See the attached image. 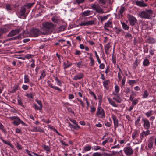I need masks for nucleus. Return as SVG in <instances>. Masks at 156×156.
<instances>
[{
    "label": "nucleus",
    "instance_id": "f257e3e1",
    "mask_svg": "<svg viewBox=\"0 0 156 156\" xmlns=\"http://www.w3.org/2000/svg\"><path fill=\"white\" fill-rule=\"evenodd\" d=\"M42 28H41V33L43 35L50 34L54 28V25L50 22H43L42 23Z\"/></svg>",
    "mask_w": 156,
    "mask_h": 156
},
{
    "label": "nucleus",
    "instance_id": "f03ea898",
    "mask_svg": "<svg viewBox=\"0 0 156 156\" xmlns=\"http://www.w3.org/2000/svg\"><path fill=\"white\" fill-rule=\"evenodd\" d=\"M153 11L151 9L147 10L140 13L139 16L140 17L145 19H150L152 16Z\"/></svg>",
    "mask_w": 156,
    "mask_h": 156
},
{
    "label": "nucleus",
    "instance_id": "7ed1b4c3",
    "mask_svg": "<svg viewBox=\"0 0 156 156\" xmlns=\"http://www.w3.org/2000/svg\"><path fill=\"white\" fill-rule=\"evenodd\" d=\"M31 34L34 37H37L39 35H42L41 33V30H40L38 29L33 28L30 30Z\"/></svg>",
    "mask_w": 156,
    "mask_h": 156
},
{
    "label": "nucleus",
    "instance_id": "20e7f679",
    "mask_svg": "<svg viewBox=\"0 0 156 156\" xmlns=\"http://www.w3.org/2000/svg\"><path fill=\"white\" fill-rule=\"evenodd\" d=\"M96 115L100 118H105V115L103 109L101 107H98L96 112Z\"/></svg>",
    "mask_w": 156,
    "mask_h": 156
},
{
    "label": "nucleus",
    "instance_id": "39448f33",
    "mask_svg": "<svg viewBox=\"0 0 156 156\" xmlns=\"http://www.w3.org/2000/svg\"><path fill=\"white\" fill-rule=\"evenodd\" d=\"M127 17L130 25L132 26L134 25L137 22L136 19L130 14H128Z\"/></svg>",
    "mask_w": 156,
    "mask_h": 156
},
{
    "label": "nucleus",
    "instance_id": "423d86ee",
    "mask_svg": "<svg viewBox=\"0 0 156 156\" xmlns=\"http://www.w3.org/2000/svg\"><path fill=\"white\" fill-rule=\"evenodd\" d=\"M26 9L24 6H22L20 9L18 11V14L20 16H23V18L25 19L27 14L25 13Z\"/></svg>",
    "mask_w": 156,
    "mask_h": 156
},
{
    "label": "nucleus",
    "instance_id": "0eeeda50",
    "mask_svg": "<svg viewBox=\"0 0 156 156\" xmlns=\"http://www.w3.org/2000/svg\"><path fill=\"white\" fill-rule=\"evenodd\" d=\"M11 120H14L12 123L15 126H18L20 124V118L17 116L11 117L9 118Z\"/></svg>",
    "mask_w": 156,
    "mask_h": 156
},
{
    "label": "nucleus",
    "instance_id": "6e6552de",
    "mask_svg": "<svg viewBox=\"0 0 156 156\" xmlns=\"http://www.w3.org/2000/svg\"><path fill=\"white\" fill-rule=\"evenodd\" d=\"M22 28L18 29L11 31L8 34L9 37H12L19 33L22 30Z\"/></svg>",
    "mask_w": 156,
    "mask_h": 156
},
{
    "label": "nucleus",
    "instance_id": "1a4fd4ad",
    "mask_svg": "<svg viewBox=\"0 0 156 156\" xmlns=\"http://www.w3.org/2000/svg\"><path fill=\"white\" fill-rule=\"evenodd\" d=\"M124 151L126 154L127 156L131 155L133 152V150L130 147H125L124 148Z\"/></svg>",
    "mask_w": 156,
    "mask_h": 156
},
{
    "label": "nucleus",
    "instance_id": "9d476101",
    "mask_svg": "<svg viewBox=\"0 0 156 156\" xmlns=\"http://www.w3.org/2000/svg\"><path fill=\"white\" fill-rule=\"evenodd\" d=\"M142 121L144 122V127L146 129H148L150 127V123L148 120L146 118L142 119Z\"/></svg>",
    "mask_w": 156,
    "mask_h": 156
},
{
    "label": "nucleus",
    "instance_id": "9b49d317",
    "mask_svg": "<svg viewBox=\"0 0 156 156\" xmlns=\"http://www.w3.org/2000/svg\"><path fill=\"white\" fill-rule=\"evenodd\" d=\"M91 8L94 10H95L97 12L102 13H104L103 10L99 7H97L95 4L92 5Z\"/></svg>",
    "mask_w": 156,
    "mask_h": 156
},
{
    "label": "nucleus",
    "instance_id": "f8f14e48",
    "mask_svg": "<svg viewBox=\"0 0 156 156\" xmlns=\"http://www.w3.org/2000/svg\"><path fill=\"white\" fill-rule=\"evenodd\" d=\"M94 21L91 20L86 21H83L80 24V26H85L89 25H92L94 24Z\"/></svg>",
    "mask_w": 156,
    "mask_h": 156
},
{
    "label": "nucleus",
    "instance_id": "ddd939ff",
    "mask_svg": "<svg viewBox=\"0 0 156 156\" xmlns=\"http://www.w3.org/2000/svg\"><path fill=\"white\" fill-rule=\"evenodd\" d=\"M136 4L138 6L144 7L147 6V5L143 1H137L135 2Z\"/></svg>",
    "mask_w": 156,
    "mask_h": 156
},
{
    "label": "nucleus",
    "instance_id": "4468645a",
    "mask_svg": "<svg viewBox=\"0 0 156 156\" xmlns=\"http://www.w3.org/2000/svg\"><path fill=\"white\" fill-rule=\"evenodd\" d=\"M104 27L105 30L108 31H109V30L108 28H107L112 27V23L109 21H108L107 23H105Z\"/></svg>",
    "mask_w": 156,
    "mask_h": 156
},
{
    "label": "nucleus",
    "instance_id": "2eb2a0df",
    "mask_svg": "<svg viewBox=\"0 0 156 156\" xmlns=\"http://www.w3.org/2000/svg\"><path fill=\"white\" fill-rule=\"evenodd\" d=\"M112 117L114 121V126L115 128L118 126V121L116 117L114 115H112Z\"/></svg>",
    "mask_w": 156,
    "mask_h": 156
},
{
    "label": "nucleus",
    "instance_id": "dca6fc26",
    "mask_svg": "<svg viewBox=\"0 0 156 156\" xmlns=\"http://www.w3.org/2000/svg\"><path fill=\"white\" fill-rule=\"evenodd\" d=\"M84 76V75L83 73H79L78 75H75L73 79L74 80H80Z\"/></svg>",
    "mask_w": 156,
    "mask_h": 156
},
{
    "label": "nucleus",
    "instance_id": "f3484780",
    "mask_svg": "<svg viewBox=\"0 0 156 156\" xmlns=\"http://www.w3.org/2000/svg\"><path fill=\"white\" fill-rule=\"evenodd\" d=\"M139 24L142 26V29L143 30H145L147 27V24L143 21H140L139 22Z\"/></svg>",
    "mask_w": 156,
    "mask_h": 156
},
{
    "label": "nucleus",
    "instance_id": "a211bd4d",
    "mask_svg": "<svg viewBox=\"0 0 156 156\" xmlns=\"http://www.w3.org/2000/svg\"><path fill=\"white\" fill-rule=\"evenodd\" d=\"M149 134V131L147 130L146 131H143L141 133L140 135V138L141 140H142L143 137L144 136H146Z\"/></svg>",
    "mask_w": 156,
    "mask_h": 156
},
{
    "label": "nucleus",
    "instance_id": "6ab92c4d",
    "mask_svg": "<svg viewBox=\"0 0 156 156\" xmlns=\"http://www.w3.org/2000/svg\"><path fill=\"white\" fill-rule=\"evenodd\" d=\"M146 41L147 43L150 44H154L155 42V40L154 38L150 37H148V38L147 39Z\"/></svg>",
    "mask_w": 156,
    "mask_h": 156
},
{
    "label": "nucleus",
    "instance_id": "aec40b11",
    "mask_svg": "<svg viewBox=\"0 0 156 156\" xmlns=\"http://www.w3.org/2000/svg\"><path fill=\"white\" fill-rule=\"evenodd\" d=\"M107 99L109 101V103L111 105L114 107H117L118 105L113 101L112 100L110 99L109 98L107 97Z\"/></svg>",
    "mask_w": 156,
    "mask_h": 156
},
{
    "label": "nucleus",
    "instance_id": "412c9836",
    "mask_svg": "<svg viewBox=\"0 0 156 156\" xmlns=\"http://www.w3.org/2000/svg\"><path fill=\"white\" fill-rule=\"evenodd\" d=\"M110 83V81L109 80H107L103 82V84L104 87L106 88L107 90H108V85Z\"/></svg>",
    "mask_w": 156,
    "mask_h": 156
},
{
    "label": "nucleus",
    "instance_id": "4be33fe9",
    "mask_svg": "<svg viewBox=\"0 0 156 156\" xmlns=\"http://www.w3.org/2000/svg\"><path fill=\"white\" fill-rule=\"evenodd\" d=\"M113 99L116 101L117 102L119 103H121L122 101V99L119 95L116 97H113Z\"/></svg>",
    "mask_w": 156,
    "mask_h": 156
},
{
    "label": "nucleus",
    "instance_id": "5701e85b",
    "mask_svg": "<svg viewBox=\"0 0 156 156\" xmlns=\"http://www.w3.org/2000/svg\"><path fill=\"white\" fill-rule=\"evenodd\" d=\"M33 130L36 132H40L43 133L44 131L39 126L34 127L33 128Z\"/></svg>",
    "mask_w": 156,
    "mask_h": 156
},
{
    "label": "nucleus",
    "instance_id": "b1692460",
    "mask_svg": "<svg viewBox=\"0 0 156 156\" xmlns=\"http://www.w3.org/2000/svg\"><path fill=\"white\" fill-rule=\"evenodd\" d=\"M138 80H129L128 81V83L131 86H133L134 84L136 83L138 81Z\"/></svg>",
    "mask_w": 156,
    "mask_h": 156
},
{
    "label": "nucleus",
    "instance_id": "393cba45",
    "mask_svg": "<svg viewBox=\"0 0 156 156\" xmlns=\"http://www.w3.org/2000/svg\"><path fill=\"white\" fill-rule=\"evenodd\" d=\"M139 133V132L137 130H135L132 134V138L133 139H135L138 136Z\"/></svg>",
    "mask_w": 156,
    "mask_h": 156
},
{
    "label": "nucleus",
    "instance_id": "a878e982",
    "mask_svg": "<svg viewBox=\"0 0 156 156\" xmlns=\"http://www.w3.org/2000/svg\"><path fill=\"white\" fill-rule=\"evenodd\" d=\"M51 20L54 23H58L60 22L58 17L55 16H54L51 19Z\"/></svg>",
    "mask_w": 156,
    "mask_h": 156
},
{
    "label": "nucleus",
    "instance_id": "bb28decb",
    "mask_svg": "<svg viewBox=\"0 0 156 156\" xmlns=\"http://www.w3.org/2000/svg\"><path fill=\"white\" fill-rule=\"evenodd\" d=\"M125 8L124 7H122L120 9L119 13H118L119 16H121V17L122 16V13L125 11Z\"/></svg>",
    "mask_w": 156,
    "mask_h": 156
},
{
    "label": "nucleus",
    "instance_id": "cd10ccee",
    "mask_svg": "<svg viewBox=\"0 0 156 156\" xmlns=\"http://www.w3.org/2000/svg\"><path fill=\"white\" fill-rule=\"evenodd\" d=\"M111 47V46L110 45V43H108L107 45H106L105 47V51L106 53L108 55V51L109 49V48Z\"/></svg>",
    "mask_w": 156,
    "mask_h": 156
},
{
    "label": "nucleus",
    "instance_id": "c85d7f7f",
    "mask_svg": "<svg viewBox=\"0 0 156 156\" xmlns=\"http://www.w3.org/2000/svg\"><path fill=\"white\" fill-rule=\"evenodd\" d=\"M121 23L123 28L125 30H128L129 29V27L124 22H121Z\"/></svg>",
    "mask_w": 156,
    "mask_h": 156
},
{
    "label": "nucleus",
    "instance_id": "c756f323",
    "mask_svg": "<svg viewBox=\"0 0 156 156\" xmlns=\"http://www.w3.org/2000/svg\"><path fill=\"white\" fill-rule=\"evenodd\" d=\"M133 32L135 34L138 33L139 31L138 27H134L132 28Z\"/></svg>",
    "mask_w": 156,
    "mask_h": 156
},
{
    "label": "nucleus",
    "instance_id": "7c9ffc66",
    "mask_svg": "<svg viewBox=\"0 0 156 156\" xmlns=\"http://www.w3.org/2000/svg\"><path fill=\"white\" fill-rule=\"evenodd\" d=\"M149 61L147 59H145L143 62V65L144 66H147L149 64Z\"/></svg>",
    "mask_w": 156,
    "mask_h": 156
},
{
    "label": "nucleus",
    "instance_id": "2f4dec72",
    "mask_svg": "<svg viewBox=\"0 0 156 156\" xmlns=\"http://www.w3.org/2000/svg\"><path fill=\"white\" fill-rule=\"evenodd\" d=\"M49 86L50 87H51V88H53V89H55V90H58V91H61V89L60 88H58L57 87L55 86H53L51 84H49Z\"/></svg>",
    "mask_w": 156,
    "mask_h": 156
},
{
    "label": "nucleus",
    "instance_id": "473e14b6",
    "mask_svg": "<svg viewBox=\"0 0 156 156\" xmlns=\"http://www.w3.org/2000/svg\"><path fill=\"white\" fill-rule=\"evenodd\" d=\"M139 98L137 99L135 98L134 100H133L132 101V104L133 105H136L139 102L138 99Z\"/></svg>",
    "mask_w": 156,
    "mask_h": 156
},
{
    "label": "nucleus",
    "instance_id": "72a5a7b5",
    "mask_svg": "<svg viewBox=\"0 0 156 156\" xmlns=\"http://www.w3.org/2000/svg\"><path fill=\"white\" fill-rule=\"evenodd\" d=\"M45 76V71L44 70H43L41 72V75L40 76L39 79H42L44 78Z\"/></svg>",
    "mask_w": 156,
    "mask_h": 156
},
{
    "label": "nucleus",
    "instance_id": "f704fd0d",
    "mask_svg": "<svg viewBox=\"0 0 156 156\" xmlns=\"http://www.w3.org/2000/svg\"><path fill=\"white\" fill-rule=\"evenodd\" d=\"M125 38H128L129 39L132 38V35L130 33L127 32L126 34L125 35Z\"/></svg>",
    "mask_w": 156,
    "mask_h": 156
},
{
    "label": "nucleus",
    "instance_id": "c9c22d12",
    "mask_svg": "<svg viewBox=\"0 0 156 156\" xmlns=\"http://www.w3.org/2000/svg\"><path fill=\"white\" fill-rule=\"evenodd\" d=\"M33 107L35 109L41 110H42L41 106H38L35 104H34Z\"/></svg>",
    "mask_w": 156,
    "mask_h": 156
},
{
    "label": "nucleus",
    "instance_id": "e433bc0d",
    "mask_svg": "<svg viewBox=\"0 0 156 156\" xmlns=\"http://www.w3.org/2000/svg\"><path fill=\"white\" fill-rule=\"evenodd\" d=\"M90 11H84V12L82 13L83 16H88L90 14Z\"/></svg>",
    "mask_w": 156,
    "mask_h": 156
},
{
    "label": "nucleus",
    "instance_id": "4c0bfd02",
    "mask_svg": "<svg viewBox=\"0 0 156 156\" xmlns=\"http://www.w3.org/2000/svg\"><path fill=\"white\" fill-rule=\"evenodd\" d=\"M67 63H66L65 62L64 63V69L66 68L71 66V64L69 63L68 61H67Z\"/></svg>",
    "mask_w": 156,
    "mask_h": 156
},
{
    "label": "nucleus",
    "instance_id": "58836bf2",
    "mask_svg": "<svg viewBox=\"0 0 156 156\" xmlns=\"http://www.w3.org/2000/svg\"><path fill=\"white\" fill-rule=\"evenodd\" d=\"M22 35L21 34H20L19 35H18V36H16L15 37H14L12 38H10V40H16L17 39H19L20 38H21V36Z\"/></svg>",
    "mask_w": 156,
    "mask_h": 156
},
{
    "label": "nucleus",
    "instance_id": "ea45409f",
    "mask_svg": "<svg viewBox=\"0 0 156 156\" xmlns=\"http://www.w3.org/2000/svg\"><path fill=\"white\" fill-rule=\"evenodd\" d=\"M42 147L45 150L47 151H49L50 150L49 147L48 146H46L44 144H43L42 146Z\"/></svg>",
    "mask_w": 156,
    "mask_h": 156
},
{
    "label": "nucleus",
    "instance_id": "a19ab883",
    "mask_svg": "<svg viewBox=\"0 0 156 156\" xmlns=\"http://www.w3.org/2000/svg\"><path fill=\"white\" fill-rule=\"evenodd\" d=\"M6 29H5L1 28L0 29V38L1 37L2 34L5 32Z\"/></svg>",
    "mask_w": 156,
    "mask_h": 156
},
{
    "label": "nucleus",
    "instance_id": "79ce46f5",
    "mask_svg": "<svg viewBox=\"0 0 156 156\" xmlns=\"http://www.w3.org/2000/svg\"><path fill=\"white\" fill-rule=\"evenodd\" d=\"M108 17V16H100V18L101 20V21L102 22L104 20H106Z\"/></svg>",
    "mask_w": 156,
    "mask_h": 156
},
{
    "label": "nucleus",
    "instance_id": "37998d69",
    "mask_svg": "<svg viewBox=\"0 0 156 156\" xmlns=\"http://www.w3.org/2000/svg\"><path fill=\"white\" fill-rule=\"evenodd\" d=\"M148 95V92L147 90H145L144 93L143 98H146Z\"/></svg>",
    "mask_w": 156,
    "mask_h": 156
},
{
    "label": "nucleus",
    "instance_id": "c03bdc74",
    "mask_svg": "<svg viewBox=\"0 0 156 156\" xmlns=\"http://www.w3.org/2000/svg\"><path fill=\"white\" fill-rule=\"evenodd\" d=\"M24 80V82L25 83H27L29 81V77H28V75H25V76Z\"/></svg>",
    "mask_w": 156,
    "mask_h": 156
},
{
    "label": "nucleus",
    "instance_id": "a18cd8bd",
    "mask_svg": "<svg viewBox=\"0 0 156 156\" xmlns=\"http://www.w3.org/2000/svg\"><path fill=\"white\" fill-rule=\"evenodd\" d=\"M138 65V60L136 59L135 61L133 63V67L135 69L136 68Z\"/></svg>",
    "mask_w": 156,
    "mask_h": 156
},
{
    "label": "nucleus",
    "instance_id": "49530a36",
    "mask_svg": "<svg viewBox=\"0 0 156 156\" xmlns=\"http://www.w3.org/2000/svg\"><path fill=\"white\" fill-rule=\"evenodd\" d=\"M6 9L8 11L11 10L12 8L10 4H7L6 5Z\"/></svg>",
    "mask_w": 156,
    "mask_h": 156
},
{
    "label": "nucleus",
    "instance_id": "de8ad7c7",
    "mask_svg": "<svg viewBox=\"0 0 156 156\" xmlns=\"http://www.w3.org/2000/svg\"><path fill=\"white\" fill-rule=\"evenodd\" d=\"M91 146H86L84 148V150L85 151H90L91 149Z\"/></svg>",
    "mask_w": 156,
    "mask_h": 156
},
{
    "label": "nucleus",
    "instance_id": "09e8293b",
    "mask_svg": "<svg viewBox=\"0 0 156 156\" xmlns=\"http://www.w3.org/2000/svg\"><path fill=\"white\" fill-rule=\"evenodd\" d=\"M95 54L96 57V58L97 59L98 63L99 64H100L101 63V61L100 60L99 57L96 51H95Z\"/></svg>",
    "mask_w": 156,
    "mask_h": 156
},
{
    "label": "nucleus",
    "instance_id": "8fccbe9b",
    "mask_svg": "<svg viewBox=\"0 0 156 156\" xmlns=\"http://www.w3.org/2000/svg\"><path fill=\"white\" fill-rule=\"evenodd\" d=\"M102 154V156H112L114 154L108 153L106 152H104Z\"/></svg>",
    "mask_w": 156,
    "mask_h": 156
},
{
    "label": "nucleus",
    "instance_id": "3c124183",
    "mask_svg": "<svg viewBox=\"0 0 156 156\" xmlns=\"http://www.w3.org/2000/svg\"><path fill=\"white\" fill-rule=\"evenodd\" d=\"M2 142L4 143L5 144H7L8 145H10V146H11V147H12V145L11 144V143H10V142H7L5 140H4L3 139H2Z\"/></svg>",
    "mask_w": 156,
    "mask_h": 156
},
{
    "label": "nucleus",
    "instance_id": "603ef678",
    "mask_svg": "<svg viewBox=\"0 0 156 156\" xmlns=\"http://www.w3.org/2000/svg\"><path fill=\"white\" fill-rule=\"evenodd\" d=\"M92 156H102V154L100 153L96 152L94 153Z\"/></svg>",
    "mask_w": 156,
    "mask_h": 156
},
{
    "label": "nucleus",
    "instance_id": "864d4df0",
    "mask_svg": "<svg viewBox=\"0 0 156 156\" xmlns=\"http://www.w3.org/2000/svg\"><path fill=\"white\" fill-rule=\"evenodd\" d=\"M152 111H149L145 113L146 115L148 117H149L151 115H152Z\"/></svg>",
    "mask_w": 156,
    "mask_h": 156
},
{
    "label": "nucleus",
    "instance_id": "5fc2aeb1",
    "mask_svg": "<svg viewBox=\"0 0 156 156\" xmlns=\"http://www.w3.org/2000/svg\"><path fill=\"white\" fill-rule=\"evenodd\" d=\"M115 90L116 93H118L119 91V87L117 85H115Z\"/></svg>",
    "mask_w": 156,
    "mask_h": 156
},
{
    "label": "nucleus",
    "instance_id": "6e6d98bb",
    "mask_svg": "<svg viewBox=\"0 0 156 156\" xmlns=\"http://www.w3.org/2000/svg\"><path fill=\"white\" fill-rule=\"evenodd\" d=\"M70 121L74 124H75L76 127L78 128V129L80 128V127L77 124H76V122L75 120H70Z\"/></svg>",
    "mask_w": 156,
    "mask_h": 156
},
{
    "label": "nucleus",
    "instance_id": "4d7b16f0",
    "mask_svg": "<svg viewBox=\"0 0 156 156\" xmlns=\"http://www.w3.org/2000/svg\"><path fill=\"white\" fill-rule=\"evenodd\" d=\"M55 80L57 81L58 83V84L60 86H61V82L60 81V80H59L57 77H55Z\"/></svg>",
    "mask_w": 156,
    "mask_h": 156
},
{
    "label": "nucleus",
    "instance_id": "13d9d810",
    "mask_svg": "<svg viewBox=\"0 0 156 156\" xmlns=\"http://www.w3.org/2000/svg\"><path fill=\"white\" fill-rule=\"evenodd\" d=\"M77 101L80 102V103L81 104V105L82 107L83 108H84L85 107V105H84V104L83 103L81 99H79L78 98H77Z\"/></svg>",
    "mask_w": 156,
    "mask_h": 156
},
{
    "label": "nucleus",
    "instance_id": "bf43d9fd",
    "mask_svg": "<svg viewBox=\"0 0 156 156\" xmlns=\"http://www.w3.org/2000/svg\"><path fill=\"white\" fill-rule=\"evenodd\" d=\"M82 61H80L78 63H76V66L77 67H78L79 68H80L82 66Z\"/></svg>",
    "mask_w": 156,
    "mask_h": 156
},
{
    "label": "nucleus",
    "instance_id": "052dcab7",
    "mask_svg": "<svg viewBox=\"0 0 156 156\" xmlns=\"http://www.w3.org/2000/svg\"><path fill=\"white\" fill-rule=\"evenodd\" d=\"M90 66H93L94 65V61L93 59V58H90Z\"/></svg>",
    "mask_w": 156,
    "mask_h": 156
},
{
    "label": "nucleus",
    "instance_id": "680f3d73",
    "mask_svg": "<svg viewBox=\"0 0 156 156\" xmlns=\"http://www.w3.org/2000/svg\"><path fill=\"white\" fill-rule=\"evenodd\" d=\"M141 117L139 116L138 117L137 119L135 121V124L136 125H138L139 124V122L140 120Z\"/></svg>",
    "mask_w": 156,
    "mask_h": 156
},
{
    "label": "nucleus",
    "instance_id": "e2e57ef3",
    "mask_svg": "<svg viewBox=\"0 0 156 156\" xmlns=\"http://www.w3.org/2000/svg\"><path fill=\"white\" fill-rule=\"evenodd\" d=\"M34 4V3H27L25 5L26 6L28 7V8H31Z\"/></svg>",
    "mask_w": 156,
    "mask_h": 156
},
{
    "label": "nucleus",
    "instance_id": "0e129e2a",
    "mask_svg": "<svg viewBox=\"0 0 156 156\" xmlns=\"http://www.w3.org/2000/svg\"><path fill=\"white\" fill-rule=\"evenodd\" d=\"M106 0H99V4L102 3L103 5H105L106 2Z\"/></svg>",
    "mask_w": 156,
    "mask_h": 156
},
{
    "label": "nucleus",
    "instance_id": "69168bd1",
    "mask_svg": "<svg viewBox=\"0 0 156 156\" xmlns=\"http://www.w3.org/2000/svg\"><path fill=\"white\" fill-rule=\"evenodd\" d=\"M85 0H76V2L77 3L79 4L80 3H83L84 2Z\"/></svg>",
    "mask_w": 156,
    "mask_h": 156
},
{
    "label": "nucleus",
    "instance_id": "338daca9",
    "mask_svg": "<svg viewBox=\"0 0 156 156\" xmlns=\"http://www.w3.org/2000/svg\"><path fill=\"white\" fill-rule=\"evenodd\" d=\"M66 27L65 26H62L59 27V29L62 31H64L65 30Z\"/></svg>",
    "mask_w": 156,
    "mask_h": 156
},
{
    "label": "nucleus",
    "instance_id": "774afa93",
    "mask_svg": "<svg viewBox=\"0 0 156 156\" xmlns=\"http://www.w3.org/2000/svg\"><path fill=\"white\" fill-rule=\"evenodd\" d=\"M29 86L25 85H23L22 87V88L24 90H27L28 89Z\"/></svg>",
    "mask_w": 156,
    "mask_h": 156
}]
</instances>
